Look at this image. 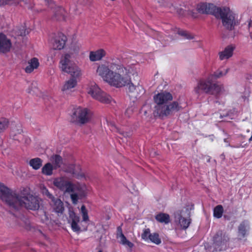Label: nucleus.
Instances as JSON below:
<instances>
[{"label": "nucleus", "mask_w": 252, "mask_h": 252, "mask_svg": "<svg viewBox=\"0 0 252 252\" xmlns=\"http://www.w3.org/2000/svg\"><path fill=\"white\" fill-rule=\"evenodd\" d=\"M0 198L11 209L18 210L23 207L27 209L37 210L41 199L30 194L17 193L0 183Z\"/></svg>", "instance_id": "1"}, {"label": "nucleus", "mask_w": 252, "mask_h": 252, "mask_svg": "<svg viewBox=\"0 0 252 252\" xmlns=\"http://www.w3.org/2000/svg\"><path fill=\"white\" fill-rule=\"evenodd\" d=\"M197 11L202 14H210L222 20L223 26L228 30L232 31L236 25L234 14L228 7L222 8L212 3H202L197 6Z\"/></svg>", "instance_id": "2"}, {"label": "nucleus", "mask_w": 252, "mask_h": 252, "mask_svg": "<svg viewBox=\"0 0 252 252\" xmlns=\"http://www.w3.org/2000/svg\"><path fill=\"white\" fill-rule=\"evenodd\" d=\"M154 99L157 103L153 112L155 117H158L162 119L178 112L181 108L177 101L168 104V102L173 99L172 94L168 92L158 93L154 96Z\"/></svg>", "instance_id": "3"}, {"label": "nucleus", "mask_w": 252, "mask_h": 252, "mask_svg": "<svg viewBox=\"0 0 252 252\" xmlns=\"http://www.w3.org/2000/svg\"><path fill=\"white\" fill-rule=\"evenodd\" d=\"M223 87L217 84L213 83L209 79L200 80L194 91L198 95L203 93L213 95H218L223 90Z\"/></svg>", "instance_id": "4"}, {"label": "nucleus", "mask_w": 252, "mask_h": 252, "mask_svg": "<svg viewBox=\"0 0 252 252\" xmlns=\"http://www.w3.org/2000/svg\"><path fill=\"white\" fill-rule=\"evenodd\" d=\"M60 63V67L62 71L70 74L72 77L78 78L81 75V69L72 61L69 54H65L62 56Z\"/></svg>", "instance_id": "5"}, {"label": "nucleus", "mask_w": 252, "mask_h": 252, "mask_svg": "<svg viewBox=\"0 0 252 252\" xmlns=\"http://www.w3.org/2000/svg\"><path fill=\"white\" fill-rule=\"evenodd\" d=\"M230 238L226 231L219 230L214 236L213 246L215 251L225 250L227 246Z\"/></svg>", "instance_id": "6"}, {"label": "nucleus", "mask_w": 252, "mask_h": 252, "mask_svg": "<svg viewBox=\"0 0 252 252\" xmlns=\"http://www.w3.org/2000/svg\"><path fill=\"white\" fill-rule=\"evenodd\" d=\"M91 115L90 111L86 108L79 107L74 110L72 115L71 122L83 125L90 122Z\"/></svg>", "instance_id": "7"}, {"label": "nucleus", "mask_w": 252, "mask_h": 252, "mask_svg": "<svg viewBox=\"0 0 252 252\" xmlns=\"http://www.w3.org/2000/svg\"><path fill=\"white\" fill-rule=\"evenodd\" d=\"M190 211L188 208L175 212V221L182 229H186L190 223Z\"/></svg>", "instance_id": "8"}, {"label": "nucleus", "mask_w": 252, "mask_h": 252, "mask_svg": "<svg viewBox=\"0 0 252 252\" xmlns=\"http://www.w3.org/2000/svg\"><path fill=\"white\" fill-rule=\"evenodd\" d=\"M121 70H118V72L113 70V73L110 75L107 83L111 86L117 88H121L125 86L131 82L130 78L123 76L121 74Z\"/></svg>", "instance_id": "9"}, {"label": "nucleus", "mask_w": 252, "mask_h": 252, "mask_svg": "<svg viewBox=\"0 0 252 252\" xmlns=\"http://www.w3.org/2000/svg\"><path fill=\"white\" fill-rule=\"evenodd\" d=\"M88 94L95 99L103 103H110L112 100L111 97L102 91L96 85L92 86L89 88Z\"/></svg>", "instance_id": "10"}, {"label": "nucleus", "mask_w": 252, "mask_h": 252, "mask_svg": "<svg viewBox=\"0 0 252 252\" xmlns=\"http://www.w3.org/2000/svg\"><path fill=\"white\" fill-rule=\"evenodd\" d=\"M54 185L64 192L73 191L72 184L64 177L57 178L54 180Z\"/></svg>", "instance_id": "11"}, {"label": "nucleus", "mask_w": 252, "mask_h": 252, "mask_svg": "<svg viewBox=\"0 0 252 252\" xmlns=\"http://www.w3.org/2000/svg\"><path fill=\"white\" fill-rule=\"evenodd\" d=\"M67 221L73 231L79 232L81 231V227L78 224L80 222V217L75 213L72 208L69 209Z\"/></svg>", "instance_id": "12"}, {"label": "nucleus", "mask_w": 252, "mask_h": 252, "mask_svg": "<svg viewBox=\"0 0 252 252\" xmlns=\"http://www.w3.org/2000/svg\"><path fill=\"white\" fill-rule=\"evenodd\" d=\"M96 72L106 82L109 78L110 75L113 73V70H111L108 66L104 64L99 65Z\"/></svg>", "instance_id": "13"}, {"label": "nucleus", "mask_w": 252, "mask_h": 252, "mask_svg": "<svg viewBox=\"0 0 252 252\" xmlns=\"http://www.w3.org/2000/svg\"><path fill=\"white\" fill-rule=\"evenodd\" d=\"M127 85H128V95L131 97L137 98L140 94L144 92L143 87L139 84L134 85L133 83L129 82Z\"/></svg>", "instance_id": "14"}, {"label": "nucleus", "mask_w": 252, "mask_h": 252, "mask_svg": "<svg viewBox=\"0 0 252 252\" xmlns=\"http://www.w3.org/2000/svg\"><path fill=\"white\" fill-rule=\"evenodd\" d=\"M67 40L66 37L62 33H59L55 37L53 43V48L54 50H61L65 46Z\"/></svg>", "instance_id": "15"}, {"label": "nucleus", "mask_w": 252, "mask_h": 252, "mask_svg": "<svg viewBox=\"0 0 252 252\" xmlns=\"http://www.w3.org/2000/svg\"><path fill=\"white\" fill-rule=\"evenodd\" d=\"M66 12L61 7H57L55 8L53 11V15L52 17V20L55 21H62L65 20L66 16Z\"/></svg>", "instance_id": "16"}, {"label": "nucleus", "mask_w": 252, "mask_h": 252, "mask_svg": "<svg viewBox=\"0 0 252 252\" xmlns=\"http://www.w3.org/2000/svg\"><path fill=\"white\" fill-rule=\"evenodd\" d=\"M11 44L9 39L6 36L0 33V52L6 53L9 51Z\"/></svg>", "instance_id": "17"}, {"label": "nucleus", "mask_w": 252, "mask_h": 252, "mask_svg": "<svg viewBox=\"0 0 252 252\" xmlns=\"http://www.w3.org/2000/svg\"><path fill=\"white\" fill-rule=\"evenodd\" d=\"M113 65L116 66L117 69L122 70L123 73L125 72L127 75L126 76L128 77V78H129L130 75H137V72L134 66H128L125 67L121 65H117L114 63H112L111 68H112V69H114L113 67Z\"/></svg>", "instance_id": "18"}, {"label": "nucleus", "mask_w": 252, "mask_h": 252, "mask_svg": "<svg viewBox=\"0 0 252 252\" xmlns=\"http://www.w3.org/2000/svg\"><path fill=\"white\" fill-rule=\"evenodd\" d=\"M50 206L54 211L58 214H62L64 211L63 202L59 198H55L50 201Z\"/></svg>", "instance_id": "19"}, {"label": "nucleus", "mask_w": 252, "mask_h": 252, "mask_svg": "<svg viewBox=\"0 0 252 252\" xmlns=\"http://www.w3.org/2000/svg\"><path fill=\"white\" fill-rule=\"evenodd\" d=\"M106 55V52L103 49H99L95 51H91L89 59L91 62L98 61L102 60Z\"/></svg>", "instance_id": "20"}, {"label": "nucleus", "mask_w": 252, "mask_h": 252, "mask_svg": "<svg viewBox=\"0 0 252 252\" xmlns=\"http://www.w3.org/2000/svg\"><path fill=\"white\" fill-rule=\"evenodd\" d=\"M235 48V46L233 45H229L226 46L223 51L219 53V58L220 60L228 59L233 55V53Z\"/></svg>", "instance_id": "21"}, {"label": "nucleus", "mask_w": 252, "mask_h": 252, "mask_svg": "<svg viewBox=\"0 0 252 252\" xmlns=\"http://www.w3.org/2000/svg\"><path fill=\"white\" fill-rule=\"evenodd\" d=\"M116 237L117 239H120V243L124 245H127L129 248H132L133 244L127 240L123 233L122 228L121 226H119L117 228Z\"/></svg>", "instance_id": "22"}, {"label": "nucleus", "mask_w": 252, "mask_h": 252, "mask_svg": "<svg viewBox=\"0 0 252 252\" xmlns=\"http://www.w3.org/2000/svg\"><path fill=\"white\" fill-rule=\"evenodd\" d=\"M52 162L54 169H57L61 167L63 163V158L59 155H53L50 158Z\"/></svg>", "instance_id": "23"}, {"label": "nucleus", "mask_w": 252, "mask_h": 252, "mask_svg": "<svg viewBox=\"0 0 252 252\" xmlns=\"http://www.w3.org/2000/svg\"><path fill=\"white\" fill-rule=\"evenodd\" d=\"M39 66V62L37 59L33 58L28 63V65L25 68V71L27 73H31L34 69L37 68Z\"/></svg>", "instance_id": "24"}, {"label": "nucleus", "mask_w": 252, "mask_h": 252, "mask_svg": "<svg viewBox=\"0 0 252 252\" xmlns=\"http://www.w3.org/2000/svg\"><path fill=\"white\" fill-rule=\"evenodd\" d=\"M157 221L161 223L168 224L170 221V216L166 213H160L155 216Z\"/></svg>", "instance_id": "25"}, {"label": "nucleus", "mask_w": 252, "mask_h": 252, "mask_svg": "<svg viewBox=\"0 0 252 252\" xmlns=\"http://www.w3.org/2000/svg\"><path fill=\"white\" fill-rule=\"evenodd\" d=\"M76 78L72 77L68 81H66L62 89V90L63 92L69 91L75 87L77 85Z\"/></svg>", "instance_id": "26"}, {"label": "nucleus", "mask_w": 252, "mask_h": 252, "mask_svg": "<svg viewBox=\"0 0 252 252\" xmlns=\"http://www.w3.org/2000/svg\"><path fill=\"white\" fill-rule=\"evenodd\" d=\"M43 160L39 158H36L31 159L29 161L30 165L34 170L39 169L42 165Z\"/></svg>", "instance_id": "27"}, {"label": "nucleus", "mask_w": 252, "mask_h": 252, "mask_svg": "<svg viewBox=\"0 0 252 252\" xmlns=\"http://www.w3.org/2000/svg\"><path fill=\"white\" fill-rule=\"evenodd\" d=\"M77 169L79 170V166H75L74 165H71L67 169V171L72 174L73 177L76 178H80L82 177L83 175L81 173L77 172Z\"/></svg>", "instance_id": "28"}, {"label": "nucleus", "mask_w": 252, "mask_h": 252, "mask_svg": "<svg viewBox=\"0 0 252 252\" xmlns=\"http://www.w3.org/2000/svg\"><path fill=\"white\" fill-rule=\"evenodd\" d=\"M54 167L50 162L46 163L42 168V173L46 176H51L53 174V170Z\"/></svg>", "instance_id": "29"}, {"label": "nucleus", "mask_w": 252, "mask_h": 252, "mask_svg": "<svg viewBox=\"0 0 252 252\" xmlns=\"http://www.w3.org/2000/svg\"><path fill=\"white\" fill-rule=\"evenodd\" d=\"M22 132V129L21 128L20 126H18V128H13L11 131L10 136L12 137L13 139L14 140H18L19 136H22L21 132Z\"/></svg>", "instance_id": "30"}, {"label": "nucleus", "mask_w": 252, "mask_h": 252, "mask_svg": "<svg viewBox=\"0 0 252 252\" xmlns=\"http://www.w3.org/2000/svg\"><path fill=\"white\" fill-rule=\"evenodd\" d=\"M247 232V225L245 222H242L238 226V236L240 239L244 238Z\"/></svg>", "instance_id": "31"}, {"label": "nucleus", "mask_w": 252, "mask_h": 252, "mask_svg": "<svg viewBox=\"0 0 252 252\" xmlns=\"http://www.w3.org/2000/svg\"><path fill=\"white\" fill-rule=\"evenodd\" d=\"M223 213V208L222 205H218L214 209V217L217 219L220 218Z\"/></svg>", "instance_id": "32"}, {"label": "nucleus", "mask_w": 252, "mask_h": 252, "mask_svg": "<svg viewBox=\"0 0 252 252\" xmlns=\"http://www.w3.org/2000/svg\"><path fill=\"white\" fill-rule=\"evenodd\" d=\"M9 121L5 118H0V132H3L9 126Z\"/></svg>", "instance_id": "33"}, {"label": "nucleus", "mask_w": 252, "mask_h": 252, "mask_svg": "<svg viewBox=\"0 0 252 252\" xmlns=\"http://www.w3.org/2000/svg\"><path fill=\"white\" fill-rule=\"evenodd\" d=\"M170 8L172 12H176L180 15H183L184 14V11L183 9L173 5V4H171Z\"/></svg>", "instance_id": "34"}, {"label": "nucleus", "mask_w": 252, "mask_h": 252, "mask_svg": "<svg viewBox=\"0 0 252 252\" xmlns=\"http://www.w3.org/2000/svg\"><path fill=\"white\" fill-rule=\"evenodd\" d=\"M149 239L153 243L158 245L161 243V240L159 238V235L158 233H154L149 235Z\"/></svg>", "instance_id": "35"}, {"label": "nucleus", "mask_w": 252, "mask_h": 252, "mask_svg": "<svg viewBox=\"0 0 252 252\" xmlns=\"http://www.w3.org/2000/svg\"><path fill=\"white\" fill-rule=\"evenodd\" d=\"M178 34L187 39H192L194 38V35L187 31H179Z\"/></svg>", "instance_id": "36"}, {"label": "nucleus", "mask_w": 252, "mask_h": 252, "mask_svg": "<svg viewBox=\"0 0 252 252\" xmlns=\"http://www.w3.org/2000/svg\"><path fill=\"white\" fill-rule=\"evenodd\" d=\"M81 211L82 215L83 221H87L89 220V216L88 215V211L84 205H83L81 208Z\"/></svg>", "instance_id": "37"}, {"label": "nucleus", "mask_w": 252, "mask_h": 252, "mask_svg": "<svg viewBox=\"0 0 252 252\" xmlns=\"http://www.w3.org/2000/svg\"><path fill=\"white\" fill-rule=\"evenodd\" d=\"M84 196H85V194L84 193H83L82 194H78L76 193H72L70 195V198L71 199L72 203L74 204H76L78 202V199L79 198V196L82 197Z\"/></svg>", "instance_id": "38"}, {"label": "nucleus", "mask_w": 252, "mask_h": 252, "mask_svg": "<svg viewBox=\"0 0 252 252\" xmlns=\"http://www.w3.org/2000/svg\"><path fill=\"white\" fill-rule=\"evenodd\" d=\"M42 193L46 196L49 199H50V201H52L53 199L55 198L54 196L50 193L48 190L46 188H43L42 189Z\"/></svg>", "instance_id": "39"}, {"label": "nucleus", "mask_w": 252, "mask_h": 252, "mask_svg": "<svg viewBox=\"0 0 252 252\" xmlns=\"http://www.w3.org/2000/svg\"><path fill=\"white\" fill-rule=\"evenodd\" d=\"M151 235V234H150V230L149 228H147L144 230L143 233L141 235V237L143 239L147 240L149 238V235Z\"/></svg>", "instance_id": "40"}, {"label": "nucleus", "mask_w": 252, "mask_h": 252, "mask_svg": "<svg viewBox=\"0 0 252 252\" xmlns=\"http://www.w3.org/2000/svg\"><path fill=\"white\" fill-rule=\"evenodd\" d=\"M20 0H5V4L18 3Z\"/></svg>", "instance_id": "41"}, {"label": "nucleus", "mask_w": 252, "mask_h": 252, "mask_svg": "<svg viewBox=\"0 0 252 252\" xmlns=\"http://www.w3.org/2000/svg\"><path fill=\"white\" fill-rule=\"evenodd\" d=\"M28 32L25 29H24V28L23 27V29L21 30H20V32H19V34L21 36H25L27 34H28Z\"/></svg>", "instance_id": "42"}, {"label": "nucleus", "mask_w": 252, "mask_h": 252, "mask_svg": "<svg viewBox=\"0 0 252 252\" xmlns=\"http://www.w3.org/2000/svg\"><path fill=\"white\" fill-rule=\"evenodd\" d=\"M42 220L46 223H47V222L49 220V219L46 212L44 213V218H42Z\"/></svg>", "instance_id": "43"}, {"label": "nucleus", "mask_w": 252, "mask_h": 252, "mask_svg": "<svg viewBox=\"0 0 252 252\" xmlns=\"http://www.w3.org/2000/svg\"><path fill=\"white\" fill-rule=\"evenodd\" d=\"M223 75L222 72L220 71L219 73L218 72H215L214 74V76L216 78H219Z\"/></svg>", "instance_id": "44"}, {"label": "nucleus", "mask_w": 252, "mask_h": 252, "mask_svg": "<svg viewBox=\"0 0 252 252\" xmlns=\"http://www.w3.org/2000/svg\"><path fill=\"white\" fill-rule=\"evenodd\" d=\"M47 4H48L49 5H51L52 7L53 5H54V3L53 2L52 0H45Z\"/></svg>", "instance_id": "45"}, {"label": "nucleus", "mask_w": 252, "mask_h": 252, "mask_svg": "<svg viewBox=\"0 0 252 252\" xmlns=\"http://www.w3.org/2000/svg\"><path fill=\"white\" fill-rule=\"evenodd\" d=\"M131 112V110L129 109H127L126 111V114H130Z\"/></svg>", "instance_id": "46"}, {"label": "nucleus", "mask_w": 252, "mask_h": 252, "mask_svg": "<svg viewBox=\"0 0 252 252\" xmlns=\"http://www.w3.org/2000/svg\"><path fill=\"white\" fill-rule=\"evenodd\" d=\"M120 132L121 134H122L124 136H128V133H126H126H125V132H121L120 131Z\"/></svg>", "instance_id": "47"}, {"label": "nucleus", "mask_w": 252, "mask_h": 252, "mask_svg": "<svg viewBox=\"0 0 252 252\" xmlns=\"http://www.w3.org/2000/svg\"><path fill=\"white\" fill-rule=\"evenodd\" d=\"M5 4V0H0V4Z\"/></svg>", "instance_id": "48"}, {"label": "nucleus", "mask_w": 252, "mask_h": 252, "mask_svg": "<svg viewBox=\"0 0 252 252\" xmlns=\"http://www.w3.org/2000/svg\"><path fill=\"white\" fill-rule=\"evenodd\" d=\"M79 47L78 46H77L76 47L75 49L74 50V51H78L79 50Z\"/></svg>", "instance_id": "49"}, {"label": "nucleus", "mask_w": 252, "mask_h": 252, "mask_svg": "<svg viewBox=\"0 0 252 252\" xmlns=\"http://www.w3.org/2000/svg\"><path fill=\"white\" fill-rule=\"evenodd\" d=\"M98 252H102L101 251H99Z\"/></svg>", "instance_id": "50"}]
</instances>
